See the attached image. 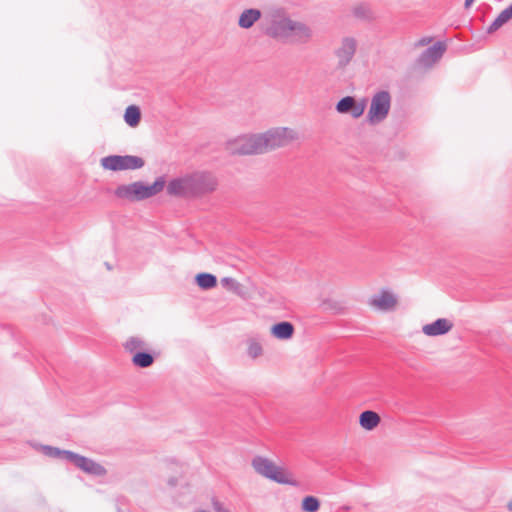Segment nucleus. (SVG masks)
Returning a JSON list of instances; mask_svg holds the SVG:
<instances>
[{"label": "nucleus", "mask_w": 512, "mask_h": 512, "mask_svg": "<svg viewBox=\"0 0 512 512\" xmlns=\"http://www.w3.org/2000/svg\"><path fill=\"white\" fill-rule=\"evenodd\" d=\"M69 463L74 464L77 468L81 469L87 474L102 476L106 473L105 468L94 460L87 458L85 456L79 455L77 453L72 452L68 454Z\"/></svg>", "instance_id": "nucleus-10"}, {"label": "nucleus", "mask_w": 512, "mask_h": 512, "mask_svg": "<svg viewBox=\"0 0 512 512\" xmlns=\"http://www.w3.org/2000/svg\"><path fill=\"white\" fill-rule=\"evenodd\" d=\"M165 185V177L160 176L151 185H146L141 181L119 185L115 189L114 195L122 200L138 202L157 195L164 189Z\"/></svg>", "instance_id": "nucleus-4"}, {"label": "nucleus", "mask_w": 512, "mask_h": 512, "mask_svg": "<svg viewBox=\"0 0 512 512\" xmlns=\"http://www.w3.org/2000/svg\"><path fill=\"white\" fill-rule=\"evenodd\" d=\"M169 484L172 485V486L175 485L174 479L169 480Z\"/></svg>", "instance_id": "nucleus-31"}, {"label": "nucleus", "mask_w": 512, "mask_h": 512, "mask_svg": "<svg viewBox=\"0 0 512 512\" xmlns=\"http://www.w3.org/2000/svg\"><path fill=\"white\" fill-rule=\"evenodd\" d=\"M353 14L357 18H361V19H368L371 17L370 8L365 4H360V5H357L356 7H354Z\"/></svg>", "instance_id": "nucleus-26"}, {"label": "nucleus", "mask_w": 512, "mask_h": 512, "mask_svg": "<svg viewBox=\"0 0 512 512\" xmlns=\"http://www.w3.org/2000/svg\"><path fill=\"white\" fill-rule=\"evenodd\" d=\"M294 332V325L288 321L278 322L270 328L271 335L278 340H289L293 337Z\"/></svg>", "instance_id": "nucleus-14"}, {"label": "nucleus", "mask_w": 512, "mask_h": 512, "mask_svg": "<svg viewBox=\"0 0 512 512\" xmlns=\"http://www.w3.org/2000/svg\"><path fill=\"white\" fill-rule=\"evenodd\" d=\"M429 42H430V39L422 38V39L418 42V44H419L420 46H424V45L428 44Z\"/></svg>", "instance_id": "nucleus-28"}, {"label": "nucleus", "mask_w": 512, "mask_h": 512, "mask_svg": "<svg viewBox=\"0 0 512 512\" xmlns=\"http://www.w3.org/2000/svg\"><path fill=\"white\" fill-rule=\"evenodd\" d=\"M512 18V4L505 8L500 14L495 18V20L490 24L487 29L488 33H494L499 28H501L504 24H506Z\"/></svg>", "instance_id": "nucleus-18"}, {"label": "nucleus", "mask_w": 512, "mask_h": 512, "mask_svg": "<svg viewBox=\"0 0 512 512\" xmlns=\"http://www.w3.org/2000/svg\"><path fill=\"white\" fill-rule=\"evenodd\" d=\"M446 50V45L442 42H437L433 46L427 48L419 57L418 63L422 67L430 68L438 62Z\"/></svg>", "instance_id": "nucleus-12"}, {"label": "nucleus", "mask_w": 512, "mask_h": 512, "mask_svg": "<svg viewBox=\"0 0 512 512\" xmlns=\"http://www.w3.org/2000/svg\"><path fill=\"white\" fill-rule=\"evenodd\" d=\"M212 507L216 512H230L224 505L216 498L212 499Z\"/></svg>", "instance_id": "nucleus-27"}, {"label": "nucleus", "mask_w": 512, "mask_h": 512, "mask_svg": "<svg viewBox=\"0 0 512 512\" xmlns=\"http://www.w3.org/2000/svg\"><path fill=\"white\" fill-rule=\"evenodd\" d=\"M475 0H465V7L469 8Z\"/></svg>", "instance_id": "nucleus-29"}, {"label": "nucleus", "mask_w": 512, "mask_h": 512, "mask_svg": "<svg viewBox=\"0 0 512 512\" xmlns=\"http://www.w3.org/2000/svg\"><path fill=\"white\" fill-rule=\"evenodd\" d=\"M320 508V501L315 496H306L302 500L301 509L304 512H316Z\"/></svg>", "instance_id": "nucleus-23"}, {"label": "nucleus", "mask_w": 512, "mask_h": 512, "mask_svg": "<svg viewBox=\"0 0 512 512\" xmlns=\"http://www.w3.org/2000/svg\"><path fill=\"white\" fill-rule=\"evenodd\" d=\"M221 285L224 288H227V289L233 291L234 293H236L238 295L241 294L242 285L237 280H235L234 278H231V277H224V278H222L221 279Z\"/></svg>", "instance_id": "nucleus-25"}, {"label": "nucleus", "mask_w": 512, "mask_h": 512, "mask_svg": "<svg viewBox=\"0 0 512 512\" xmlns=\"http://www.w3.org/2000/svg\"><path fill=\"white\" fill-rule=\"evenodd\" d=\"M367 100H356L353 96H345L336 104V111L340 114H350L354 119L360 118L366 109Z\"/></svg>", "instance_id": "nucleus-9"}, {"label": "nucleus", "mask_w": 512, "mask_h": 512, "mask_svg": "<svg viewBox=\"0 0 512 512\" xmlns=\"http://www.w3.org/2000/svg\"><path fill=\"white\" fill-rule=\"evenodd\" d=\"M101 166L105 170L122 171L136 170L144 166V160L134 155H110L100 160Z\"/></svg>", "instance_id": "nucleus-7"}, {"label": "nucleus", "mask_w": 512, "mask_h": 512, "mask_svg": "<svg viewBox=\"0 0 512 512\" xmlns=\"http://www.w3.org/2000/svg\"><path fill=\"white\" fill-rule=\"evenodd\" d=\"M141 119L140 109L135 105H130L126 108L124 120L130 127H136Z\"/></svg>", "instance_id": "nucleus-20"}, {"label": "nucleus", "mask_w": 512, "mask_h": 512, "mask_svg": "<svg viewBox=\"0 0 512 512\" xmlns=\"http://www.w3.org/2000/svg\"><path fill=\"white\" fill-rule=\"evenodd\" d=\"M217 177L209 171L197 170L170 180L167 194L186 199H199L216 191Z\"/></svg>", "instance_id": "nucleus-3"}, {"label": "nucleus", "mask_w": 512, "mask_h": 512, "mask_svg": "<svg viewBox=\"0 0 512 512\" xmlns=\"http://www.w3.org/2000/svg\"><path fill=\"white\" fill-rule=\"evenodd\" d=\"M380 422L381 418L375 411L365 410L359 415V424L364 430L372 431Z\"/></svg>", "instance_id": "nucleus-16"}, {"label": "nucleus", "mask_w": 512, "mask_h": 512, "mask_svg": "<svg viewBox=\"0 0 512 512\" xmlns=\"http://www.w3.org/2000/svg\"><path fill=\"white\" fill-rule=\"evenodd\" d=\"M357 40L354 37H343L334 49V56L337 60V67L346 68L353 60L357 51Z\"/></svg>", "instance_id": "nucleus-8"}, {"label": "nucleus", "mask_w": 512, "mask_h": 512, "mask_svg": "<svg viewBox=\"0 0 512 512\" xmlns=\"http://www.w3.org/2000/svg\"><path fill=\"white\" fill-rule=\"evenodd\" d=\"M390 108L391 96L389 92L385 90L378 91L371 98L366 121L373 126L382 123L388 117Z\"/></svg>", "instance_id": "nucleus-6"}, {"label": "nucleus", "mask_w": 512, "mask_h": 512, "mask_svg": "<svg viewBox=\"0 0 512 512\" xmlns=\"http://www.w3.org/2000/svg\"><path fill=\"white\" fill-rule=\"evenodd\" d=\"M262 13L259 9L249 8L242 11L238 18V26L242 29L251 28L261 19Z\"/></svg>", "instance_id": "nucleus-15"}, {"label": "nucleus", "mask_w": 512, "mask_h": 512, "mask_svg": "<svg viewBox=\"0 0 512 512\" xmlns=\"http://www.w3.org/2000/svg\"><path fill=\"white\" fill-rule=\"evenodd\" d=\"M41 451L43 452L44 455H46L48 457L62 459V460H65L67 462L69 461L68 454L72 453V451L61 450L59 448L48 446V445H42L41 446Z\"/></svg>", "instance_id": "nucleus-21"}, {"label": "nucleus", "mask_w": 512, "mask_h": 512, "mask_svg": "<svg viewBox=\"0 0 512 512\" xmlns=\"http://www.w3.org/2000/svg\"><path fill=\"white\" fill-rule=\"evenodd\" d=\"M299 138L296 130L289 127H274L263 133L242 135L229 143L233 154H264L286 147Z\"/></svg>", "instance_id": "nucleus-1"}, {"label": "nucleus", "mask_w": 512, "mask_h": 512, "mask_svg": "<svg viewBox=\"0 0 512 512\" xmlns=\"http://www.w3.org/2000/svg\"><path fill=\"white\" fill-rule=\"evenodd\" d=\"M507 508L512 512V499L508 502Z\"/></svg>", "instance_id": "nucleus-30"}, {"label": "nucleus", "mask_w": 512, "mask_h": 512, "mask_svg": "<svg viewBox=\"0 0 512 512\" xmlns=\"http://www.w3.org/2000/svg\"><path fill=\"white\" fill-rule=\"evenodd\" d=\"M123 347L126 352L135 354L148 348L147 342L139 336H131L124 343Z\"/></svg>", "instance_id": "nucleus-17"}, {"label": "nucleus", "mask_w": 512, "mask_h": 512, "mask_svg": "<svg viewBox=\"0 0 512 512\" xmlns=\"http://www.w3.org/2000/svg\"><path fill=\"white\" fill-rule=\"evenodd\" d=\"M453 322L447 318H438L432 323L422 326V332L429 337L442 336L449 333L453 328Z\"/></svg>", "instance_id": "nucleus-13"}, {"label": "nucleus", "mask_w": 512, "mask_h": 512, "mask_svg": "<svg viewBox=\"0 0 512 512\" xmlns=\"http://www.w3.org/2000/svg\"><path fill=\"white\" fill-rule=\"evenodd\" d=\"M196 284L203 290H209L217 285V278L210 273H199L195 277Z\"/></svg>", "instance_id": "nucleus-19"}, {"label": "nucleus", "mask_w": 512, "mask_h": 512, "mask_svg": "<svg viewBox=\"0 0 512 512\" xmlns=\"http://www.w3.org/2000/svg\"><path fill=\"white\" fill-rule=\"evenodd\" d=\"M154 362V357L147 352H137L132 357V363L139 368H147Z\"/></svg>", "instance_id": "nucleus-22"}, {"label": "nucleus", "mask_w": 512, "mask_h": 512, "mask_svg": "<svg viewBox=\"0 0 512 512\" xmlns=\"http://www.w3.org/2000/svg\"><path fill=\"white\" fill-rule=\"evenodd\" d=\"M252 467L261 476L273 480L279 484L296 485V482L291 480L282 467L277 466L270 459L263 456H256L253 458Z\"/></svg>", "instance_id": "nucleus-5"}, {"label": "nucleus", "mask_w": 512, "mask_h": 512, "mask_svg": "<svg viewBox=\"0 0 512 512\" xmlns=\"http://www.w3.org/2000/svg\"><path fill=\"white\" fill-rule=\"evenodd\" d=\"M247 344V354L252 359H256L263 354V348L259 341L255 339H250Z\"/></svg>", "instance_id": "nucleus-24"}, {"label": "nucleus", "mask_w": 512, "mask_h": 512, "mask_svg": "<svg viewBox=\"0 0 512 512\" xmlns=\"http://www.w3.org/2000/svg\"><path fill=\"white\" fill-rule=\"evenodd\" d=\"M266 34L276 40L291 44H306L313 38L312 28L304 22L293 20L283 8H273L266 15Z\"/></svg>", "instance_id": "nucleus-2"}, {"label": "nucleus", "mask_w": 512, "mask_h": 512, "mask_svg": "<svg viewBox=\"0 0 512 512\" xmlns=\"http://www.w3.org/2000/svg\"><path fill=\"white\" fill-rule=\"evenodd\" d=\"M369 304L379 311L387 312L393 310L396 307L397 298L392 292L388 290H382L370 298Z\"/></svg>", "instance_id": "nucleus-11"}]
</instances>
